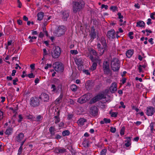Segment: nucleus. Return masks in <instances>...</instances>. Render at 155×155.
<instances>
[{"mask_svg":"<svg viewBox=\"0 0 155 155\" xmlns=\"http://www.w3.org/2000/svg\"><path fill=\"white\" fill-rule=\"evenodd\" d=\"M84 2L83 0H78L73 2L72 11L74 13H76L84 8Z\"/></svg>","mask_w":155,"mask_h":155,"instance_id":"1","label":"nucleus"},{"mask_svg":"<svg viewBox=\"0 0 155 155\" xmlns=\"http://www.w3.org/2000/svg\"><path fill=\"white\" fill-rule=\"evenodd\" d=\"M120 61L116 58H114L111 61V67L112 70L114 71H118L120 68Z\"/></svg>","mask_w":155,"mask_h":155,"instance_id":"2","label":"nucleus"},{"mask_svg":"<svg viewBox=\"0 0 155 155\" xmlns=\"http://www.w3.org/2000/svg\"><path fill=\"white\" fill-rule=\"evenodd\" d=\"M54 50L51 51V55L54 58H58L60 56L61 51L60 48L59 46H56L53 48Z\"/></svg>","mask_w":155,"mask_h":155,"instance_id":"3","label":"nucleus"},{"mask_svg":"<svg viewBox=\"0 0 155 155\" xmlns=\"http://www.w3.org/2000/svg\"><path fill=\"white\" fill-rule=\"evenodd\" d=\"M54 70L57 72H63L64 70V67L62 64L59 62L54 63L53 65Z\"/></svg>","mask_w":155,"mask_h":155,"instance_id":"4","label":"nucleus"},{"mask_svg":"<svg viewBox=\"0 0 155 155\" xmlns=\"http://www.w3.org/2000/svg\"><path fill=\"white\" fill-rule=\"evenodd\" d=\"M105 98L106 97H104L103 94H99L93 98L90 101V103L91 104L94 103L102 99H105Z\"/></svg>","mask_w":155,"mask_h":155,"instance_id":"5","label":"nucleus"},{"mask_svg":"<svg viewBox=\"0 0 155 155\" xmlns=\"http://www.w3.org/2000/svg\"><path fill=\"white\" fill-rule=\"evenodd\" d=\"M30 105L35 107L38 106L39 104V100L38 98L35 97H32L30 99Z\"/></svg>","mask_w":155,"mask_h":155,"instance_id":"6","label":"nucleus"},{"mask_svg":"<svg viewBox=\"0 0 155 155\" xmlns=\"http://www.w3.org/2000/svg\"><path fill=\"white\" fill-rule=\"evenodd\" d=\"M64 27L63 26L59 27L54 31V33L58 36L59 37L63 35L64 32Z\"/></svg>","mask_w":155,"mask_h":155,"instance_id":"7","label":"nucleus"},{"mask_svg":"<svg viewBox=\"0 0 155 155\" xmlns=\"http://www.w3.org/2000/svg\"><path fill=\"white\" fill-rule=\"evenodd\" d=\"M103 68L105 74H108L110 73V70L109 68V64L108 62L106 61L104 63Z\"/></svg>","mask_w":155,"mask_h":155,"instance_id":"8","label":"nucleus"},{"mask_svg":"<svg viewBox=\"0 0 155 155\" xmlns=\"http://www.w3.org/2000/svg\"><path fill=\"white\" fill-rule=\"evenodd\" d=\"M106 35L109 39H114L115 38V31L114 29L108 31L107 32Z\"/></svg>","mask_w":155,"mask_h":155,"instance_id":"9","label":"nucleus"},{"mask_svg":"<svg viewBox=\"0 0 155 155\" xmlns=\"http://www.w3.org/2000/svg\"><path fill=\"white\" fill-rule=\"evenodd\" d=\"M98 111V109L95 106H92L90 109V113L93 116H95L97 115Z\"/></svg>","mask_w":155,"mask_h":155,"instance_id":"10","label":"nucleus"},{"mask_svg":"<svg viewBox=\"0 0 155 155\" xmlns=\"http://www.w3.org/2000/svg\"><path fill=\"white\" fill-rule=\"evenodd\" d=\"M88 100L87 95L85 94L80 97L77 101V102L81 104H82L86 102Z\"/></svg>","mask_w":155,"mask_h":155,"instance_id":"11","label":"nucleus"},{"mask_svg":"<svg viewBox=\"0 0 155 155\" xmlns=\"http://www.w3.org/2000/svg\"><path fill=\"white\" fill-rule=\"evenodd\" d=\"M39 98L43 101L48 102L49 99V97L48 94L43 93L40 96Z\"/></svg>","mask_w":155,"mask_h":155,"instance_id":"12","label":"nucleus"},{"mask_svg":"<svg viewBox=\"0 0 155 155\" xmlns=\"http://www.w3.org/2000/svg\"><path fill=\"white\" fill-rule=\"evenodd\" d=\"M146 114L148 116H152L155 112V109L152 107H147Z\"/></svg>","mask_w":155,"mask_h":155,"instance_id":"13","label":"nucleus"},{"mask_svg":"<svg viewBox=\"0 0 155 155\" xmlns=\"http://www.w3.org/2000/svg\"><path fill=\"white\" fill-rule=\"evenodd\" d=\"M117 84L115 82L113 83L110 87V92L112 93H114L117 90Z\"/></svg>","mask_w":155,"mask_h":155,"instance_id":"14","label":"nucleus"},{"mask_svg":"<svg viewBox=\"0 0 155 155\" xmlns=\"http://www.w3.org/2000/svg\"><path fill=\"white\" fill-rule=\"evenodd\" d=\"M62 14V18L64 21H66L69 16V12L68 11H65L63 12H61Z\"/></svg>","mask_w":155,"mask_h":155,"instance_id":"15","label":"nucleus"},{"mask_svg":"<svg viewBox=\"0 0 155 155\" xmlns=\"http://www.w3.org/2000/svg\"><path fill=\"white\" fill-rule=\"evenodd\" d=\"M94 84L91 81L89 80L87 81L85 83V86L88 89H90L93 86Z\"/></svg>","mask_w":155,"mask_h":155,"instance_id":"16","label":"nucleus"},{"mask_svg":"<svg viewBox=\"0 0 155 155\" xmlns=\"http://www.w3.org/2000/svg\"><path fill=\"white\" fill-rule=\"evenodd\" d=\"M66 149L64 148H56L54 152L57 153H63L66 152Z\"/></svg>","mask_w":155,"mask_h":155,"instance_id":"17","label":"nucleus"},{"mask_svg":"<svg viewBox=\"0 0 155 155\" xmlns=\"http://www.w3.org/2000/svg\"><path fill=\"white\" fill-rule=\"evenodd\" d=\"M125 138L127 139V140L125 141L127 143L125 144V145L127 147H128L131 144V137H125Z\"/></svg>","mask_w":155,"mask_h":155,"instance_id":"18","label":"nucleus"},{"mask_svg":"<svg viewBox=\"0 0 155 155\" xmlns=\"http://www.w3.org/2000/svg\"><path fill=\"white\" fill-rule=\"evenodd\" d=\"M134 50L132 49L128 50L126 52V55L128 58H130L134 54Z\"/></svg>","mask_w":155,"mask_h":155,"instance_id":"19","label":"nucleus"},{"mask_svg":"<svg viewBox=\"0 0 155 155\" xmlns=\"http://www.w3.org/2000/svg\"><path fill=\"white\" fill-rule=\"evenodd\" d=\"M86 121V120L83 118H80L77 121V123L79 126L83 125L84 123Z\"/></svg>","mask_w":155,"mask_h":155,"instance_id":"20","label":"nucleus"},{"mask_svg":"<svg viewBox=\"0 0 155 155\" xmlns=\"http://www.w3.org/2000/svg\"><path fill=\"white\" fill-rule=\"evenodd\" d=\"M98 51H100V54L102 55L105 51H107V47H103L102 48L98 49Z\"/></svg>","mask_w":155,"mask_h":155,"instance_id":"21","label":"nucleus"},{"mask_svg":"<svg viewBox=\"0 0 155 155\" xmlns=\"http://www.w3.org/2000/svg\"><path fill=\"white\" fill-rule=\"evenodd\" d=\"M76 64L78 65H82L83 64V61L81 58H76L74 59Z\"/></svg>","mask_w":155,"mask_h":155,"instance_id":"22","label":"nucleus"},{"mask_svg":"<svg viewBox=\"0 0 155 155\" xmlns=\"http://www.w3.org/2000/svg\"><path fill=\"white\" fill-rule=\"evenodd\" d=\"M145 23L142 21H140L137 23V27H139L141 28H143L145 26Z\"/></svg>","mask_w":155,"mask_h":155,"instance_id":"23","label":"nucleus"},{"mask_svg":"<svg viewBox=\"0 0 155 155\" xmlns=\"http://www.w3.org/2000/svg\"><path fill=\"white\" fill-rule=\"evenodd\" d=\"M38 19L41 21L43 19L44 16V13L43 12H40L38 13L37 15Z\"/></svg>","mask_w":155,"mask_h":155,"instance_id":"24","label":"nucleus"},{"mask_svg":"<svg viewBox=\"0 0 155 155\" xmlns=\"http://www.w3.org/2000/svg\"><path fill=\"white\" fill-rule=\"evenodd\" d=\"M49 131L51 133V136L54 135L55 134V131H56L55 128L53 127H51L49 129Z\"/></svg>","mask_w":155,"mask_h":155,"instance_id":"25","label":"nucleus"},{"mask_svg":"<svg viewBox=\"0 0 155 155\" xmlns=\"http://www.w3.org/2000/svg\"><path fill=\"white\" fill-rule=\"evenodd\" d=\"M101 41L103 47H107L106 41L104 38L102 37L101 38Z\"/></svg>","mask_w":155,"mask_h":155,"instance_id":"26","label":"nucleus"},{"mask_svg":"<svg viewBox=\"0 0 155 155\" xmlns=\"http://www.w3.org/2000/svg\"><path fill=\"white\" fill-rule=\"evenodd\" d=\"M97 61H98L99 62H100V61L97 60H96L92 64V66L91 67V69H92L93 71L95 70L97 66Z\"/></svg>","mask_w":155,"mask_h":155,"instance_id":"27","label":"nucleus"},{"mask_svg":"<svg viewBox=\"0 0 155 155\" xmlns=\"http://www.w3.org/2000/svg\"><path fill=\"white\" fill-rule=\"evenodd\" d=\"M70 88L73 91L75 92L77 90V87L75 84H72L70 86Z\"/></svg>","mask_w":155,"mask_h":155,"instance_id":"28","label":"nucleus"},{"mask_svg":"<svg viewBox=\"0 0 155 155\" xmlns=\"http://www.w3.org/2000/svg\"><path fill=\"white\" fill-rule=\"evenodd\" d=\"M63 97V94L62 93H61L59 97L56 100V102H57V103H60Z\"/></svg>","mask_w":155,"mask_h":155,"instance_id":"29","label":"nucleus"},{"mask_svg":"<svg viewBox=\"0 0 155 155\" xmlns=\"http://www.w3.org/2000/svg\"><path fill=\"white\" fill-rule=\"evenodd\" d=\"M70 134V131L69 130H66L62 132V134L63 136H68Z\"/></svg>","mask_w":155,"mask_h":155,"instance_id":"30","label":"nucleus"},{"mask_svg":"<svg viewBox=\"0 0 155 155\" xmlns=\"http://www.w3.org/2000/svg\"><path fill=\"white\" fill-rule=\"evenodd\" d=\"M89 35L90 36L91 39H94L96 38V33L94 31H91Z\"/></svg>","mask_w":155,"mask_h":155,"instance_id":"31","label":"nucleus"},{"mask_svg":"<svg viewBox=\"0 0 155 155\" xmlns=\"http://www.w3.org/2000/svg\"><path fill=\"white\" fill-rule=\"evenodd\" d=\"M12 130V129L10 127L7 129L5 132V134L8 135H10L11 134V131Z\"/></svg>","mask_w":155,"mask_h":155,"instance_id":"32","label":"nucleus"},{"mask_svg":"<svg viewBox=\"0 0 155 155\" xmlns=\"http://www.w3.org/2000/svg\"><path fill=\"white\" fill-rule=\"evenodd\" d=\"M111 111H110V114H111V116L112 117H117V113L116 112H112V113H111Z\"/></svg>","mask_w":155,"mask_h":155,"instance_id":"33","label":"nucleus"},{"mask_svg":"<svg viewBox=\"0 0 155 155\" xmlns=\"http://www.w3.org/2000/svg\"><path fill=\"white\" fill-rule=\"evenodd\" d=\"M107 150L106 149H103L101 152L100 155H106V153Z\"/></svg>","mask_w":155,"mask_h":155,"instance_id":"34","label":"nucleus"},{"mask_svg":"<svg viewBox=\"0 0 155 155\" xmlns=\"http://www.w3.org/2000/svg\"><path fill=\"white\" fill-rule=\"evenodd\" d=\"M54 114L57 116L59 117L60 115V110H58V108L55 110V112L54 113Z\"/></svg>","mask_w":155,"mask_h":155,"instance_id":"35","label":"nucleus"},{"mask_svg":"<svg viewBox=\"0 0 155 155\" xmlns=\"http://www.w3.org/2000/svg\"><path fill=\"white\" fill-rule=\"evenodd\" d=\"M125 129V127H123L120 130V134L121 135H123L124 134V132Z\"/></svg>","mask_w":155,"mask_h":155,"instance_id":"36","label":"nucleus"},{"mask_svg":"<svg viewBox=\"0 0 155 155\" xmlns=\"http://www.w3.org/2000/svg\"><path fill=\"white\" fill-rule=\"evenodd\" d=\"M110 10L112 11L113 12L115 11L117 9V7L116 6H111L110 7Z\"/></svg>","mask_w":155,"mask_h":155,"instance_id":"37","label":"nucleus"},{"mask_svg":"<svg viewBox=\"0 0 155 155\" xmlns=\"http://www.w3.org/2000/svg\"><path fill=\"white\" fill-rule=\"evenodd\" d=\"M42 119V117L40 115L38 116L36 118V121L37 122L40 121Z\"/></svg>","mask_w":155,"mask_h":155,"instance_id":"38","label":"nucleus"},{"mask_svg":"<svg viewBox=\"0 0 155 155\" xmlns=\"http://www.w3.org/2000/svg\"><path fill=\"white\" fill-rule=\"evenodd\" d=\"M68 149L70 150V151L72 153V155H75L76 153L75 152V151L73 150L72 147H69V148Z\"/></svg>","mask_w":155,"mask_h":155,"instance_id":"39","label":"nucleus"},{"mask_svg":"<svg viewBox=\"0 0 155 155\" xmlns=\"http://www.w3.org/2000/svg\"><path fill=\"white\" fill-rule=\"evenodd\" d=\"M150 128L151 130V133H153V122H151L150 124Z\"/></svg>","mask_w":155,"mask_h":155,"instance_id":"40","label":"nucleus"},{"mask_svg":"<svg viewBox=\"0 0 155 155\" xmlns=\"http://www.w3.org/2000/svg\"><path fill=\"white\" fill-rule=\"evenodd\" d=\"M103 120L106 124L109 123L110 122V119L104 118V119Z\"/></svg>","mask_w":155,"mask_h":155,"instance_id":"41","label":"nucleus"},{"mask_svg":"<svg viewBox=\"0 0 155 155\" xmlns=\"http://www.w3.org/2000/svg\"><path fill=\"white\" fill-rule=\"evenodd\" d=\"M90 52L94 55H97V53L96 51L93 49H91Z\"/></svg>","mask_w":155,"mask_h":155,"instance_id":"42","label":"nucleus"},{"mask_svg":"<svg viewBox=\"0 0 155 155\" xmlns=\"http://www.w3.org/2000/svg\"><path fill=\"white\" fill-rule=\"evenodd\" d=\"M27 76H28L29 78H34L35 77V75L33 74L32 73H31L30 74H28Z\"/></svg>","mask_w":155,"mask_h":155,"instance_id":"43","label":"nucleus"},{"mask_svg":"<svg viewBox=\"0 0 155 155\" xmlns=\"http://www.w3.org/2000/svg\"><path fill=\"white\" fill-rule=\"evenodd\" d=\"M133 32L132 31H130L129 32L128 35L129 37H130V39H132L134 38V37L133 36H131L132 35H133Z\"/></svg>","mask_w":155,"mask_h":155,"instance_id":"44","label":"nucleus"},{"mask_svg":"<svg viewBox=\"0 0 155 155\" xmlns=\"http://www.w3.org/2000/svg\"><path fill=\"white\" fill-rule=\"evenodd\" d=\"M51 88V89H53L52 90V91L54 92L56 90V88L55 85L54 84H52Z\"/></svg>","mask_w":155,"mask_h":155,"instance_id":"45","label":"nucleus"},{"mask_svg":"<svg viewBox=\"0 0 155 155\" xmlns=\"http://www.w3.org/2000/svg\"><path fill=\"white\" fill-rule=\"evenodd\" d=\"M22 150V147H20L18 150V155H21V153Z\"/></svg>","mask_w":155,"mask_h":155,"instance_id":"46","label":"nucleus"},{"mask_svg":"<svg viewBox=\"0 0 155 155\" xmlns=\"http://www.w3.org/2000/svg\"><path fill=\"white\" fill-rule=\"evenodd\" d=\"M82 71L83 73H84L85 74H86L87 75H90V72H89L88 70L83 69L82 70Z\"/></svg>","mask_w":155,"mask_h":155,"instance_id":"47","label":"nucleus"},{"mask_svg":"<svg viewBox=\"0 0 155 155\" xmlns=\"http://www.w3.org/2000/svg\"><path fill=\"white\" fill-rule=\"evenodd\" d=\"M120 104L121 105V106H120L119 107V108H120L121 107H122L124 108H125L126 107V106L124 104V103L122 101H121L120 102Z\"/></svg>","mask_w":155,"mask_h":155,"instance_id":"48","label":"nucleus"},{"mask_svg":"<svg viewBox=\"0 0 155 155\" xmlns=\"http://www.w3.org/2000/svg\"><path fill=\"white\" fill-rule=\"evenodd\" d=\"M18 79L17 78H15V79L13 81V84L14 85H16L17 84L16 83V82H18Z\"/></svg>","mask_w":155,"mask_h":155,"instance_id":"49","label":"nucleus"},{"mask_svg":"<svg viewBox=\"0 0 155 155\" xmlns=\"http://www.w3.org/2000/svg\"><path fill=\"white\" fill-rule=\"evenodd\" d=\"M116 129L115 127H110V131L113 133H114L115 132Z\"/></svg>","mask_w":155,"mask_h":155,"instance_id":"50","label":"nucleus"},{"mask_svg":"<svg viewBox=\"0 0 155 155\" xmlns=\"http://www.w3.org/2000/svg\"><path fill=\"white\" fill-rule=\"evenodd\" d=\"M46 65V66L45 67V69H47L48 68H51L52 66V65L51 64H47Z\"/></svg>","mask_w":155,"mask_h":155,"instance_id":"51","label":"nucleus"},{"mask_svg":"<svg viewBox=\"0 0 155 155\" xmlns=\"http://www.w3.org/2000/svg\"><path fill=\"white\" fill-rule=\"evenodd\" d=\"M71 54H78V51L76 50H71Z\"/></svg>","mask_w":155,"mask_h":155,"instance_id":"52","label":"nucleus"},{"mask_svg":"<svg viewBox=\"0 0 155 155\" xmlns=\"http://www.w3.org/2000/svg\"><path fill=\"white\" fill-rule=\"evenodd\" d=\"M26 117L28 119H29L31 120H32L33 118V117L30 114H29V115L27 116H26Z\"/></svg>","mask_w":155,"mask_h":155,"instance_id":"53","label":"nucleus"},{"mask_svg":"<svg viewBox=\"0 0 155 155\" xmlns=\"http://www.w3.org/2000/svg\"><path fill=\"white\" fill-rule=\"evenodd\" d=\"M19 119L18 120V122L19 123L21 122L23 119V117L21 114H20L18 116Z\"/></svg>","mask_w":155,"mask_h":155,"instance_id":"54","label":"nucleus"},{"mask_svg":"<svg viewBox=\"0 0 155 155\" xmlns=\"http://www.w3.org/2000/svg\"><path fill=\"white\" fill-rule=\"evenodd\" d=\"M108 6L107 5H105L104 4L102 5L101 6V8H104L105 9L107 10L108 9Z\"/></svg>","mask_w":155,"mask_h":155,"instance_id":"55","label":"nucleus"},{"mask_svg":"<svg viewBox=\"0 0 155 155\" xmlns=\"http://www.w3.org/2000/svg\"><path fill=\"white\" fill-rule=\"evenodd\" d=\"M19 137H20V138H21V139H23V138L24 137V134L23 133H20L18 135Z\"/></svg>","mask_w":155,"mask_h":155,"instance_id":"56","label":"nucleus"},{"mask_svg":"<svg viewBox=\"0 0 155 155\" xmlns=\"http://www.w3.org/2000/svg\"><path fill=\"white\" fill-rule=\"evenodd\" d=\"M78 70L80 71H81L82 70V67L83 66V65L82 64V65H78Z\"/></svg>","mask_w":155,"mask_h":155,"instance_id":"57","label":"nucleus"},{"mask_svg":"<svg viewBox=\"0 0 155 155\" xmlns=\"http://www.w3.org/2000/svg\"><path fill=\"white\" fill-rule=\"evenodd\" d=\"M73 115L72 114H69L68 115V120H70L73 117Z\"/></svg>","mask_w":155,"mask_h":155,"instance_id":"58","label":"nucleus"},{"mask_svg":"<svg viewBox=\"0 0 155 155\" xmlns=\"http://www.w3.org/2000/svg\"><path fill=\"white\" fill-rule=\"evenodd\" d=\"M17 22L18 24L20 25H21L22 24V21L21 20H18L17 21Z\"/></svg>","mask_w":155,"mask_h":155,"instance_id":"59","label":"nucleus"},{"mask_svg":"<svg viewBox=\"0 0 155 155\" xmlns=\"http://www.w3.org/2000/svg\"><path fill=\"white\" fill-rule=\"evenodd\" d=\"M117 15H118V18L119 19L123 18V16L121 15V14L120 13H117Z\"/></svg>","mask_w":155,"mask_h":155,"instance_id":"60","label":"nucleus"},{"mask_svg":"<svg viewBox=\"0 0 155 155\" xmlns=\"http://www.w3.org/2000/svg\"><path fill=\"white\" fill-rule=\"evenodd\" d=\"M26 73V71H24L22 72V75L21 76V77L22 78H24L25 76H27V75L25 74Z\"/></svg>","mask_w":155,"mask_h":155,"instance_id":"61","label":"nucleus"},{"mask_svg":"<svg viewBox=\"0 0 155 155\" xmlns=\"http://www.w3.org/2000/svg\"><path fill=\"white\" fill-rule=\"evenodd\" d=\"M43 50V55L44 56L45 55H47L48 54L47 52L46 49L45 48H44Z\"/></svg>","mask_w":155,"mask_h":155,"instance_id":"62","label":"nucleus"},{"mask_svg":"<svg viewBox=\"0 0 155 155\" xmlns=\"http://www.w3.org/2000/svg\"><path fill=\"white\" fill-rule=\"evenodd\" d=\"M61 136L58 134H57L56 136L55 137V139H61Z\"/></svg>","mask_w":155,"mask_h":155,"instance_id":"63","label":"nucleus"},{"mask_svg":"<svg viewBox=\"0 0 155 155\" xmlns=\"http://www.w3.org/2000/svg\"><path fill=\"white\" fill-rule=\"evenodd\" d=\"M151 20L150 18H148L147 20V24L148 25H149L150 24H151L152 22H151Z\"/></svg>","mask_w":155,"mask_h":155,"instance_id":"64","label":"nucleus"}]
</instances>
